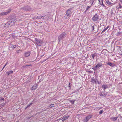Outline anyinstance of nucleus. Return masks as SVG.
<instances>
[{"label":"nucleus","instance_id":"obj_1","mask_svg":"<svg viewBox=\"0 0 122 122\" xmlns=\"http://www.w3.org/2000/svg\"><path fill=\"white\" fill-rule=\"evenodd\" d=\"M72 10L71 8L68 9L66 11V13L64 17L65 18L68 19L71 15V12Z\"/></svg>","mask_w":122,"mask_h":122},{"label":"nucleus","instance_id":"obj_2","mask_svg":"<svg viewBox=\"0 0 122 122\" xmlns=\"http://www.w3.org/2000/svg\"><path fill=\"white\" fill-rule=\"evenodd\" d=\"M66 34L65 32L62 33L58 37V40L59 41H60L63 38H65L66 36Z\"/></svg>","mask_w":122,"mask_h":122},{"label":"nucleus","instance_id":"obj_3","mask_svg":"<svg viewBox=\"0 0 122 122\" xmlns=\"http://www.w3.org/2000/svg\"><path fill=\"white\" fill-rule=\"evenodd\" d=\"M36 44L38 46H41L42 43V41L38 38L35 39Z\"/></svg>","mask_w":122,"mask_h":122},{"label":"nucleus","instance_id":"obj_4","mask_svg":"<svg viewBox=\"0 0 122 122\" xmlns=\"http://www.w3.org/2000/svg\"><path fill=\"white\" fill-rule=\"evenodd\" d=\"M16 21V20L15 19L13 18L10 20L8 22L10 26H11L12 25H14L15 24Z\"/></svg>","mask_w":122,"mask_h":122},{"label":"nucleus","instance_id":"obj_5","mask_svg":"<svg viewBox=\"0 0 122 122\" xmlns=\"http://www.w3.org/2000/svg\"><path fill=\"white\" fill-rule=\"evenodd\" d=\"M11 10L10 9H8L6 11L2 12L0 13V16H4L10 13L11 11Z\"/></svg>","mask_w":122,"mask_h":122},{"label":"nucleus","instance_id":"obj_6","mask_svg":"<svg viewBox=\"0 0 122 122\" xmlns=\"http://www.w3.org/2000/svg\"><path fill=\"white\" fill-rule=\"evenodd\" d=\"M31 9V8L30 6H26L24 7L21 9V10H24L25 11H30Z\"/></svg>","mask_w":122,"mask_h":122},{"label":"nucleus","instance_id":"obj_7","mask_svg":"<svg viewBox=\"0 0 122 122\" xmlns=\"http://www.w3.org/2000/svg\"><path fill=\"white\" fill-rule=\"evenodd\" d=\"M98 81L97 79L94 77L92 78L91 79V81L93 83H96Z\"/></svg>","mask_w":122,"mask_h":122},{"label":"nucleus","instance_id":"obj_8","mask_svg":"<svg viewBox=\"0 0 122 122\" xmlns=\"http://www.w3.org/2000/svg\"><path fill=\"white\" fill-rule=\"evenodd\" d=\"M98 19V16L97 14H96L92 18V20L94 21H97Z\"/></svg>","mask_w":122,"mask_h":122},{"label":"nucleus","instance_id":"obj_9","mask_svg":"<svg viewBox=\"0 0 122 122\" xmlns=\"http://www.w3.org/2000/svg\"><path fill=\"white\" fill-rule=\"evenodd\" d=\"M102 63H99L97 64L95 66V68H96L97 69L101 67H102Z\"/></svg>","mask_w":122,"mask_h":122},{"label":"nucleus","instance_id":"obj_10","mask_svg":"<svg viewBox=\"0 0 122 122\" xmlns=\"http://www.w3.org/2000/svg\"><path fill=\"white\" fill-rule=\"evenodd\" d=\"M31 53L30 51H28L25 52L24 54V56L25 57H27L30 55Z\"/></svg>","mask_w":122,"mask_h":122},{"label":"nucleus","instance_id":"obj_11","mask_svg":"<svg viewBox=\"0 0 122 122\" xmlns=\"http://www.w3.org/2000/svg\"><path fill=\"white\" fill-rule=\"evenodd\" d=\"M92 117V116L91 115H89L87 116L85 118L86 122H87L89 119Z\"/></svg>","mask_w":122,"mask_h":122},{"label":"nucleus","instance_id":"obj_12","mask_svg":"<svg viewBox=\"0 0 122 122\" xmlns=\"http://www.w3.org/2000/svg\"><path fill=\"white\" fill-rule=\"evenodd\" d=\"M69 117L68 115L67 116L65 117L64 116L62 119V121H64L67 119Z\"/></svg>","mask_w":122,"mask_h":122},{"label":"nucleus","instance_id":"obj_13","mask_svg":"<svg viewBox=\"0 0 122 122\" xmlns=\"http://www.w3.org/2000/svg\"><path fill=\"white\" fill-rule=\"evenodd\" d=\"M118 117H112L110 118V119L113 121H115L117 120Z\"/></svg>","mask_w":122,"mask_h":122},{"label":"nucleus","instance_id":"obj_14","mask_svg":"<svg viewBox=\"0 0 122 122\" xmlns=\"http://www.w3.org/2000/svg\"><path fill=\"white\" fill-rule=\"evenodd\" d=\"M13 73V71L10 70L6 72V73L7 74V75L8 76L10 74H12Z\"/></svg>","mask_w":122,"mask_h":122},{"label":"nucleus","instance_id":"obj_15","mask_svg":"<svg viewBox=\"0 0 122 122\" xmlns=\"http://www.w3.org/2000/svg\"><path fill=\"white\" fill-rule=\"evenodd\" d=\"M102 88H103L104 91H105L106 89L107 88V85H103L102 86Z\"/></svg>","mask_w":122,"mask_h":122},{"label":"nucleus","instance_id":"obj_16","mask_svg":"<svg viewBox=\"0 0 122 122\" xmlns=\"http://www.w3.org/2000/svg\"><path fill=\"white\" fill-rule=\"evenodd\" d=\"M4 27H10L8 22L7 23L4 25Z\"/></svg>","mask_w":122,"mask_h":122},{"label":"nucleus","instance_id":"obj_17","mask_svg":"<svg viewBox=\"0 0 122 122\" xmlns=\"http://www.w3.org/2000/svg\"><path fill=\"white\" fill-rule=\"evenodd\" d=\"M107 64L111 66L112 67H113L115 66V64H114L110 62H108Z\"/></svg>","mask_w":122,"mask_h":122},{"label":"nucleus","instance_id":"obj_18","mask_svg":"<svg viewBox=\"0 0 122 122\" xmlns=\"http://www.w3.org/2000/svg\"><path fill=\"white\" fill-rule=\"evenodd\" d=\"M42 19L45 20H48L49 18L47 16H42Z\"/></svg>","mask_w":122,"mask_h":122},{"label":"nucleus","instance_id":"obj_19","mask_svg":"<svg viewBox=\"0 0 122 122\" xmlns=\"http://www.w3.org/2000/svg\"><path fill=\"white\" fill-rule=\"evenodd\" d=\"M99 95L100 96H103L104 97H105L107 95L105 93H102L101 92L99 94Z\"/></svg>","mask_w":122,"mask_h":122},{"label":"nucleus","instance_id":"obj_20","mask_svg":"<svg viewBox=\"0 0 122 122\" xmlns=\"http://www.w3.org/2000/svg\"><path fill=\"white\" fill-rule=\"evenodd\" d=\"M91 56L92 57L93 59L94 60V57L96 56H97V55L96 54L94 53V54H92L91 55Z\"/></svg>","mask_w":122,"mask_h":122},{"label":"nucleus","instance_id":"obj_21","mask_svg":"<svg viewBox=\"0 0 122 122\" xmlns=\"http://www.w3.org/2000/svg\"><path fill=\"white\" fill-rule=\"evenodd\" d=\"M37 88V86L36 85H35L32 87L31 89L32 90H34L36 89Z\"/></svg>","mask_w":122,"mask_h":122},{"label":"nucleus","instance_id":"obj_22","mask_svg":"<svg viewBox=\"0 0 122 122\" xmlns=\"http://www.w3.org/2000/svg\"><path fill=\"white\" fill-rule=\"evenodd\" d=\"M54 106V104H51L48 107V108H51L52 107H53Z\"/></svg>","mask_w":122,"mask_h":122},{"label":"nucleus","instance_id":"obj_23","mask_svg":"<svg viewBox=\"0 0 122 122\" xmlns=\"http://www.w3.org/2000/svg\"><path fill=\"white\" fill-rule=\"evenodd\" d=\"M91 28L92 29V31H93V30H94V25H92L91 24Z\"/></svg>","mask_w":122,"mask_h":122},{"label":"nucleus","instance_id":"obj_24","mask_svg":"<svg viewBox=\"0 0 122 122\" xmlns=\"http://www.w3.org/2000/svg\"><path fill=\"white\" fill-rule=\"evenodd\" d=\"M22 51L20 50H17L16 51V53H19L21 52Z\"/></svg>","mask_w":122,"mask_h":122},{"label":"nucleus","instance_id":"obj_25","mask_svg":"<svg viewBox=\"0 0 122 122\" xmlns=\"http://www.w3.org/2000/svg\"><path fill=\"white\" fill-rule=\"evenodd\" d=\"M11 48L12 49H14L16 47V46L15 45H11Z\"/></svg>","mask_w":122,"mask_h":122},{"label":"nucleus","instance_id":"obj_26","mask_svg":"<svg viewBox=\"0 0 122 122\" xmlns=\"http://www.w3.org/2000/svg\"><path fill=\"white\" fill-rule=\"evenodd\" d=\"M32 104V103H31L30 104H28L27 105V107L25 108V109H26L27 108L30 106Z\"/></svg>","mask_w":122,"mask_h":122},{"label":"nucleus","instance_id":"obj_27","mask_svg":"<svg viewBox=\"0 0 122 122\" xmlns=\"http://www.w3.org/2000/svg\"><path fill=\"white\" fill-rule=\"evenodd\" d=\"M106 3L109 5H111V4H112L111 2L109 1V0H107L106 1Z\"/></svg>","mask_w":122,"mask_h":122},{"label":"nucleus","instance_id":"obj_28","mask_svg":"<svg viewBox=\"0 0 122 122\" xmlns=\"http://www.w3.org/2000/svg\"><path fill=\"white\" fill-rule=\"evenodd\" d=\"M43 17L42 16H37L36 18V19H40L41 18L42 19Z\"/></svg>","mask_w":122,"mask_h":122},{"label":"nucleus","instance_id":"obj_29","mask_svg":"<svg viewBox=\"0 0 122 122\" xmlns=\"http://www.w3.org/2000/svg\"><path fill=\"white\" fill-rule=\"evenodd\" d=\"M90 7L89 6H87L86 9L85 11V12H86L90 8Z\"/></svg>","mask_w":122,"mask_h":122},{"label":"nucleus","instance_id":"obj_30","mask_svg":"<svg viewBox=\"0 0 122 122\" xmlns=\"http://www.w3.org/2000/svg\"><path fill=\"white\" fill-rule=\"evenodd\" d=\"M107 29L106 28H104L103 31L101 32V33L102 34V33H103V32H105L107 30Z\"/></svg>","mask_w":122,"mask_h":122},{"label":"nucleus","instance_id":"obj_31","mask_svg":"<svg viewBox=\"0 0 122 122\" xmlns=\"http://www.w3.org/2000/svg\"><path fill=\"white\" fill-rule=\"evenodd\" d=\"M118 5H119V7H118V9L121 8L122 7V6L121 5L120 3H119Z\"/></svg>","mask_w":122,"mask_h":122},{"label":"nucleus","instance_id":"obj_32","mask_svg":"<svg viewBox=\"0 0 122 122\" xmlns=\"http://www.w3.org/2000/svg\"><path fill=\"white\" fill-rule=\"evenodd\" d=\"M103 112V110H100L99 112V113L100 114H102Z\"/></svg>","mask_w":122,"mask_h":122},{"label":"nucleus","instance_id":"obj_33","mask_svg":"<svg viewBox=\"0 0 122 122\" xmlns=\"http://www.w3.org/2000/svg\"><path fill=\"white\" fill-rule=\"evenodd\" d=\"M100 4L102 6H103V7H105V5L103 4V1L102 0V4Z\"/></svg>","mask_w":122,"mask_h":122},{"label":"nucleus","instance_id":"obj_34","mask_svg":"<svg viewBox=\"0 0 122 122\" xmlns=\"http://www.w3.org/2000/svg\"><path fill=\"white\" fill-rule=\"evenodd\" d=\"M119 118H120V119H119L120 120H121V121H122V117L120 115L119 116Z\"/></svg>","mask_w":122,"mask_h":122},{"label":"nucleus","instance_id":"obj_35","mask_svg":"<svg viewBox=\"0 0 122 122\" xmlns=\"http://www.w3.org/2000/svg\"><path fill=\"white\" fill-rule=\"evenodd\" d=\"M2 105L3 107L6 104V103H2L1 104Z\"/></svg>","mask_w":122,"mask_h":122},{"label":"nucleus","instance_id":"obj_36","mask_svg":"<svg viewBox=\"0 0 122 122\" xmlns=\"http://www.w3.org/2000/svg\"><path fill=\"white\" fill-rule=\"evenodd\" d=\"M102 1V0H99V4H101Z\"/></svg>","mask_w":122,"mask_h":122},{"label":"nucleus","instance_id":"obj_37","mask_svg":"<svg viewBox=\"0 0 122 122\" xmlns=\"http://www.w3.org/2000/svg\"><path fill=\"white\" fill-rule=\"evenodd\" d=\"M92 69H93L94 71H95V70L97 69V68H95V67L93 68Z\"/></svg>","mask_w":122,"mask_h":122},{"label":"nucleus","instance_id":"obj_38","mask_svg":"<svg viewBox=\"0 0 122 122\" xmlns=\"http://www.w3.org/2000/svg\"><path fill=\"white\" fill-rule=\"evenodd\" d=\"M4 101V99L3 98H1L0 99V101Z\"/></svg>","mask_w":122,"mask_h":122},{"label":"nucleus","instance_id":"obj_39","mask_svg":"<svg viewBox=\"0 0 122 122\" xmlns=\"http://www.w3.org/2000/svg\"><path fill=\"white\" fill-rule=\"evenodd\" d=\"M30 66V65H26L25 66H24V67H26L27 66Z\"/></svg>","mask_w":122,"mask_h":122},{"label":"nucleus","instance_id":"obj_40","mask_svg":"<svg viewBox=\"0 0 122 122\" xmlns=\"http://www.w3.org/2000/svg\"><path fill=\"white\" fill-rule=\"evenodd\" d=\"M3 106L1 104L0 105V109L2 108L3 107Z\"/></svg>","mask_w":122,"mask_h":122},{"label":"nucleus","instance_id":"obj_41","mask_svg":"<svg viewBox=\"0 0 122 122\" xmlns=\"http://www.w3.org/2000/svg\"><path fill=\"white\" fill-rule=\"evenodd\" d=\"M119 1L121 3V4H122V0H119Z\"/></svg>","mask_w":122,"mask_h":122},{"label":"nucleus","instance_id":"obj_42","mask_svg":"<svg viewBox=\"0 0 122 122\" xmlns=\"http://www.w3.org/2000/svg\"><path fill=\"white\" fill-rule=\"evenodd\" d=\"M94 2V1H92V2H92H91V1L90 2L91 3V4H92H92H93Z\"/></svg>","mask_w":122,"mask_h":122},{"label":"nucleus","instance_id":"obj_43","mask_svg":"<svg viewBox=\"0 0 122 122\" xmlns=\"http://www.w3.org/2000/svg\"><path fill=\"white\" fill-rule=\"evenodd\" d=\"M74 101L72 100L71 101V102L73 104L74 103Z\"/></svg>","mask_w":122,"mask_h":122},{"label":"nucleus","instance_id":"obj_44","mask_svg":"<svg viewBox=\"0 0 122 122\" xmlns=\"http://www.w3.org/2000/svg\"><path fill=\"white\" fill-rule=\"evenodd\" d=\"M6 66V65H5L3 67V68H2V70H3V69L4 68V67H5Z\"/></svg>","mask_w":122,"mask_h":122},{"label":"nucleus","instance_id":"obj_45","mask_svg":"<svg viewBox=\"0 0 122 122\" xmlns=\"http://www.w3.org/2000/svg\"><path fill=\"white\" fill-rule=\"evenodd\" d=\"M109 27V26H107V27L106 28L107 29Z\"/></svg>","mask_w":122,"mask_h":122},{"label":"nucleus","instance_id":"obj_46","mask_svg":"<svg viewBox=\"0 0 122 122\" xmlns=\"http://www.w3.org/2000/svg\"><path fill=\"white\" fill-rule=\"evenodd\" d=\"M2 91V90L1 89H0V93Z\"/></svg>","mask_w":122,"mask_h":122},{"label":"nucleus","instance_id":"obj_47","mask_svg":"<svg viewBox=\"0 0 122 122\" xmlns=\"http://www.w3.org/2000/svg\"><path fill=\"white\" fill-rule=\"evenodd\" d=\"M7 63H6L5 64V65H7Z\"/></svg>","mask_w":122,"mask_h":122},{"label":"nucleus","instance_id":"obj_48","mask_svg":"<svg viewBox=\"0 0 122 122\" xmlns=\"http://www.w3.org/2000/svg\"><path fill=\"white\" fill-rule=\"evenodd\" d=\"M69 87H70V85H69Z\"/></svg>","mask_w":122,"mask_h":122},{"label":"nucleus","instance_id":"obj_49","mask_svg":"<svg viewBox=\"0 0 122 122\" xmlns=\"http://www.w3.org/2000/svg\"><path fill=\"white\" fill-rule=\"evenodd\" d=\"M44 56V55H43L42 56H41L42 57V56Z\"/></svg>","mask_w":122,"mask_h":122},{"label":"nucleus","instance_id":"obj_50","mask_svg":"<svg viewBox=\"0 0 122 122\" xmlns=\"http://www.w3.org/2000/svg\"><path fill=\"white\" fill-rule=\"evenodd\" d=\"M70 83H69V85H70Z\"/></svg>","mask_w":122,"mask_h":122},{"label":"nucleus","instance_id":"obj_51","mask_svg":"<svg viewBox=\"0 0 122 122\" xmlns=\"http://www.w3.org/2000/svg\"><path fill=\"white\" fill-rule=\"evenodd\" d=\"M121 55H122V54H121Z\"/></svg>","mask_w":122,"mask_h":122},{"label":"nucleus","instance_id":"obj_52","mask_svg":"<svg viewBox=\"0 0 122 122\" xmlns=\"http://www.w3.org/2000/svg\"><path fill=\"white\" fill-rule=\"evenodd\" d=\"M16 122H18V121H16Z\"/></svg>","mask_w":122,"mask_h":122}]
</instances>
